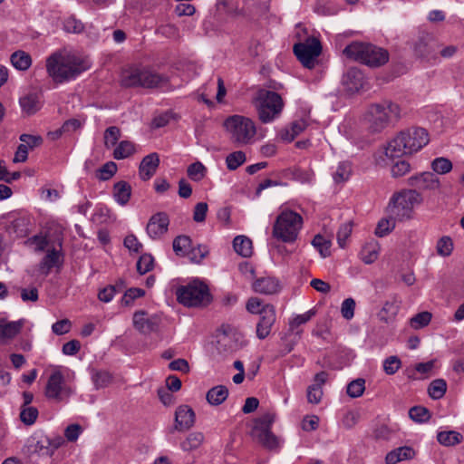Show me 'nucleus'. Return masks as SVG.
Listing matches in <instances>:
<instances>
[{
	"label": "nucleus",
	"mask_w": 464,
	"mask_h": 464,
	"mask_svg": "<svg viewBox=\"0 0 464 464\" xmlns=\"http://www.w3.org/2000/svg\"><path fill=\"white\" fill-rule=\"evenodd\" d=\"M429 140V133L425 129L411 127L400 131L388 142L385 155L391 159L411 155L426 146Z\"/></svg>",
	"instance_id": "1"
},
{
	"label": "nucleus",
	"mask_w": 464,
	"mask_h": 464,
	"mask_svg": "<svg viewBox=\"0 0 464 464\" xmlns=\"http://www.w3.org/2000/svg\"><path fill=\"white\" fill-rule=\"evenodd\" d=\"M87 69L88 66L81 59L60 52L53 53L46 60L47 73L56 83L74 79Z\"/></svg>",
	"instance_id": "2"
},
{
	"label": "nucleus",
	"mask_w": 464,
	"mask_h": 464,
	"mask_svg": "<svg viewBox=\"0 0 464 464\" xmlns=\"http://www.w3.org/2000/svg\"><path fill=\"white\" fill-rule=\"evenodd\" d=\"M401 118V106L390 100L372 103L368 107L366 121L372 132H382L389 126L394 125Z\"/></svg>",
	"instance_id": "3"
},
{
	"label": "nucleus",
	"mask_w": 464,
	"mask_h": 464,
	"mask_svg": "<svg viewBox=\"0 0 464 464\" xmlns=\"http://www.w3.org/2000/svg\"><path fill=\"white\" fill-rule=\"evenodd\" d=\"M303 224L304 220L300 214L291 209H284L273 224L272 237L283 243H295L298 238Z\"/></svg>",
	"instance_id": "4"
},
{
	"label": "nucleus",
	"mask_w": 464,
	"mask_h": 464,
	"mask_svg": "<svg viewBox=\"0 0 464 464\" xmlns=\"http://www.w3.org/2000/svg\"><path fill=\"white\" fill-rule=\"evenodd\" d=\"M230 140L237 145H246L254 140L256 129L254 121L243 115L228 116L223 122Z\"/></svg>",
	"instance_id": "5"
},
{
	"label": "nucleus",
	"mask_w": 464,
	"mask_h": 464,
	"mask_svg": "<svg viewBox=\"0 0 464 464\" xmlns=\"http://www.w3.org/2000/svg\"><path fill=\"white\" fill-rule=\"evenodd\" d=\"M167 83L168 77L145 67L130 68L121 75L124 87L160 88Z\"/></svg>",
	"instance_id": "6"
},
{
	"label": "nucleus",
	"mask_w": 464,
	"mask_h": 464,
	"mask_svg": "<svg viewBox=\"0 0 464 464\" xmlns=\"http://www.w3.org/2000/svg\"><path fill=\"white\" fill-rule=\"evenodd\" d=\"M422 201V196L415 189H404L391 198L388 206L390 215L400 221L410 219L413 208Z\"/></svg>",
	"instance_id": "7"
},
{
	"label": "nucleus",
	"mask_w": 464,
	"mask_h": 464,
	"mask_svg": "<svg viewBox=\"0 0 464 464\" xmlns=\"http://www.w3.org/2000/svg\"><path fill=\"white\" fill-rule=\"evenodd\" d=\"M176 295L179 303L188 307L207 306L212 301L208 285L198 280L179 287Z\"/></svg>",
	"instance_id": "8"
},
{
	"label": "nucleus",
	"mask_w": 464,
	"mask_h": 464,
	"mask_svg": "<svg viewBox=\"0 0 464 464\" xmlns=\"http://www.w3.org/2000/svg\"><path fill=\"white\" fill-rule=\"evenodd\" d=\"M256 106L259 120L263 123H268L280 115L284 102L277 92L260 89L256 92Z\"/></svg>",
	"instance_id": "9"
},
{
	"label": "nucleus",
	"mask_w": 464,
	"mask_h": 464,
	"mask_svg": "<svg viewBox=\"0 0 464 464\" xmlns=\"http://www.w3.org/2000/svg\"><path fill=\"white\" fill-rule=\"evenodd\" d=\"M73 393V388L66 383L63 372L59 369L53 371L46 382L45 397L54 402H66Z\"/></svg>",
	"instance_id": "10"
},
{
	"label": "nucleus",
	"mask_w": 464,
	"mask_h": 464,
	"mask_svg": "<svg viewBox=\"0 0 464 464\" xmlns=\"http://www.w3.org/2000/svg\"><path fill=\"white\" fill-rule=\"evenodd\" d=\"M293 51L304 67L313 69L322 53V44L316 37L312 36L304 42L295 44Z\"/></svg>",
	"instance_id": "11"
},
{
	"label": "nucleus",
	"mask_w": 464,
	"mask_h": 464,
	"mask_svg": "<svg viewBox=\"0 0 464 464\" xmlns=\"http://www.w3.org/2000/svg\"><path fill=\"white\" fill-rule=\"evenodd\" d=\"M439 43L430 34H421L414 43V53L417 56L427 62L436 63L439 61Z\"/></svg>",
	"instance_id": "12"
},
{
	"label": "nucleus",
	"mask_w": 464,
	"mask_h": 464,
	"mask_svg": "<svg viewBox=\"0 0 464 464\" xmlns=\"http://www.w3.org/2000/svg\"><path fill=\"white\" fill-rule=\"evenodd\" d=\"M63 239H58L57 246L47 249L46 255L42 258L39 264V270L45 276L49 275L52 268L61 266L63 261L62 251Z\"/></svg>",
	"instance_id": "13"
},
{
	"label": "nucleus",
	"mask_w": 464,
	"mask_h": 464,
	"mask_svg": "<svg viewBox=\"0 0 464 464\" xmlns=\"http://www.w3.org/2000/svg\"><path fill=\"white\" fill-rule=\"evenodd\" d=\"M276 319L275 307L272 304H265V306L262 307L259 321L256 324V336L260 340L266 338L270 334Z\"/></svg>",
	"instance_id": "14"
},
{
	"label": "nucleus",
	"mask_w": 464,
	"mask_h": 464,
	"mask_svg": "<svg viewBox=\"0 0 464 464\" xmlns=\"http://www.w3.org/2000/svg\"><path fill=\"white\" fill-rule=\"evenodd\" d=\"M169 225V216L165 212H158L149 219L146 232L150 238L159 239L167 233Z\"/></svg>",
	"instance_id": "15"
},
{
	"label": "nucleus",
	"mask_w": 464,
	"mask_h": 464,
	"mask_svg": "<svg viewBox=\"0 0 464 464\" xmlns=\"http://www.w3.org/2000/svg\"><path fill=\"white\" fill-rule=\"evenodd\" d=\"M133 326L141 334H148L157 331L159 321L156 316L148 317L145 311L140 310L133 314Z\"/></svg>",
	"instance_id": "16"
},
{
	"label": "nucleus",
	"mask_w": 464,
	"mask_h": 464,
	"mask_svg": "<svg viewBox=\"0 0 464 464\" xmlns=\"http://www.w3.org/2000/svg\"><path fill=\"white\" fill-rule=\"evenodd\" d=\"M195 423V412L188 405H181L175 412V429L183 431L190 429Z\"/></svg>",
	"instance_id": "17"
},
{
	"label": "nucleus",
	"mask_w": 464,
	"mask_h": 464,
	"mask_svg": "<svg viewBox=\"0 0 464 464\" xmlns=\"http://www.w3.org/2000/svg\"><path fill=\"white\" fill-rule=\"evenodd\" d=\"M63 443L64 440L63 437H45L36 442L34 451L40 456L52 457L55 450H57Z\"/></svg>",
	"instance_id": "18"
},
{
	"label": "nucleus",
	"mask_w": 464,
	"mask_h": 464,
	"mask_svg": "<svg viewBox=\"0 0 464 464\" xmlns=\"http://www.w3.org/2000/svg\"><path fill=\"white\" fill-rule=\"evenodd\" d=\"M408 183L411 187L419 189H437L440 187L439 178L431 172H423L420 175L411 176L408 179Z\"/></svg>",
	"instance_id": "19"
},
{
	"label": "nucleus",
	"mask_w": 464,
	"mask_h": 464,
	"mask_svg": "<svg viewBox=\"0 0 464 464\" xmlns=\"http://www.w3.org/2000/svg\"><path fill=\"white\" fill-rule=\"evenodd\" d=\"M389 61V53L386 49L370 44L363 64L370 67H380Z\"/></svg>",
	"instance_id": "20"
},
{
	"label": "nucleus",
	"mask_w": 464,
	"mask_h": 464,
	"mask_svg": "<svg viewBox=\"0 0 464 464\" xmlns=\"http://www.w3.org/2000/svg\"><path fill=\"white\" fill-rule=\"evenodd\" d=\"M343 83L350 92H356L361 90L364 83V77L361 70L352 67L343 74Z\"/></svg>",
	"instance_id": "21"
},
{
	"label": "nucleus",
	"mask_w": 464,
	"mask_h": 464,
	"mask_svg": "<svg viewBox=\"0 0 464 464\" xmlns=\"http://www.w3.org/2000/svg\"><path fill=\"white\" fill-rule=\"evenodd\" d=\"M160 165L158 153L153 152L145 156L139 167V175L142 180H149L157 171Z\"/></svg>",
	"instance_id": "22"
},
{
	"label": "nucleus",
	"mask_w": 464,
	"mask_h": 464,
	"mask_svg": "<svg viewBox=\"0 0 464 464\" xmlns=\"http://www.w3.org/2000/svg\"><path fill=\"white\" fill-rule=\"evenodd\" d=\"M252 287L256 293L261 295H274L279 292V281L271 276L260 277L254 281Z\"/></svg>",
	"instance_id": "23"
},
{
	"label": "nucleus",
	"mask_w": 464,
	"mask_h": 464,
	"mask_svg": "<svg viewBox=\"0 0 464 464\" xmlns=\"http://www.w3.org/2000/svg\"><path fill=\"white\" fill-rule=\"evenodd\" d=\"M369 44V43L358 41L352 42L343 50V53L350 60L363 63Z\"/></svg>",
	"instance_id": "24"
},
{
	"label": "nucleus",
	"mask_w": 464,
	"mask_h": 464,
	"mask_svg": "<svg viewBox=\"0 0 464 464\" xmlns=\"http://www.w3.org/2000/svg\"><path fill=\"white\" fill-rule=\"evenodd\" d=\"M309 125L306 118H300L294 121L288 128H285L280 131V138L287 142H291L302 133Z\"/></svg>",
	"instance_id": "25"
},
{
	"label": "nucleus",
	"mask_w": 464,
	"mask_h": 464,
	"mask_svg": "<svg viewBox=\"0 0 464 464\" xmlns=\"http://www.w3.org/2000/svg\"><path fill=\"white\" fill-rule=\"evenodd\" d=\"M415 456V451L408 446L399 447L389 453L385 457L386 464H397L400 461L411 459Z\"/></svg>",
	"instance_id": "26"
},
{
	"label": "nucleus",
	"mask_w": 464,
	"mask_h": 464,
	"mask_svg": "<svg viewBox=\"0 0 464 464\" xmlns=\"http://www.w3.org/2000/svg\"><path fill=\"white\" fill-rule=\"evenodd\" d=\"M252 436L266 449L273 450L278 445L277 438L271 430H252Z\"/></svg>",
	"instance_id": "27"
},
{
	"label": "nucleus",
	"mask_w": 464,
	"mask_h": 464,
	"mask_svg": "<svg viewBox=\"0 0 464 464\" xmlns=\"http://www.w3.org/2000/svg\"><path fill=\"white\" fill-rule=\"evenodd\" d=\"M131 196L130 185L124 181H119L113 186V197L114 199L121 206H125Z\"/></svg>",
	"instance_id": "28"
},
{
	"label": "nucleus",
	"mask_w": 464,
	"mask_h": 464,
	"mask_svg": "<svg viewBox=\"0 0 464 464\" xmlns=\"http://www.w3.org/2000/svg\"><path fill=\"white\" fill-rule=\"evenodd\" d=\"M228 396V390L224 385H218L211 388L206 395L207 401L210 405L218 406L223 403Z\"/></svg>",
	"instance_id": "29"
},
{
	"label": "nucleus",
	"mask_w": 464,
	"mask_h": 464,
	"mask_svg": "<svg viewBox=\"0 0 464 464\" xmlns=\"http://www.w3.org/2000/svg\"><path fill=\"white\" fill-rule=\"evenodd\" d=\"M463 440V435L456 430H442L437 434V440L445 447H452L459 444Z\"/></svg>",
	"instance_id": "30"
},
{
	"label": "nucleus",
	"mask_w": 464,
	"mask_h": 464,
	"mask_svg": "<svg viewBox=\"0 0 464 464\" xmlns=\"http://www.w3.org/2000/svg\"><path fill=\"white\" fill-rule=\"evenodd\" d=\"M235 251L244 257H248L253 253L252 241L246 236H237L233 240Z\"/></svg>",
	"instance_id": "31"
},
{
	"label": "nucleus",
	"mask_w": 464,
	"mask_h": 464,
	"mask_svg": "<svg viewBox=\"0 0 464 464\" xmlns=\"http://www.w3.org/2000/svg\"><path fill=\"white\" fill-rule=\"evenodd\" d=\"M191 246L192 241L188 236H178L173 240V251L177 256H188Z\"/></svg>",
	"instance_id": "32"
},
{
	"label": "nucleus",
	"mask_w": 464,
	"mask_h": 464,
	"mask_svg": "<svg viewBox=\"0 0 464 464\" xmlns=\"http://www.w3.org/2000/svg\"><path fill=\"white\" fill-rule=\"evenodd\" d=\"M205 436L202 432L195 431L188 435L186 440L181 442L180 447L185 451H192L198 449L203 443Z\"/></svg>",
	"instance_id": "33"
},
{
	"label": "nucleus",
	"mask_w": 464,
	"mask_h": 464,
	"mask_svg": "<svg viewBox=\"0 0 464 464\" xmlns=\"http://www.w3.org/2000/svg\"><path fill=\"white\" fill-rule=\"evenodd\" d=\"M10 61L14 68L20 71L27 70L32 64V58L30 54L24 51H16L14 52L11 57Z\"/></svg>",
	"instance_id": "34"
},
{
	"label": "nucleus",
	"mask_w": 464,
	"mask_h": 464,
	"mask_svg": "<svg viewBox=\"0 0 464 464\" xmlns=\"http://www.w3.org/2000/svg\"><path fill=\"white\" fill-rule=\"evenodd\" d=\"M22 327V321H14L5 324H0V341L14 338L20 333Z\"/></svg>",
	"instance_id": "35"
},
{
	"label": "nucleus",
	"mask_w": 464,
	"mask_h": 464,
	"mask_svg": "<svg viewBox=\"0 0 464 464\" xmlns=\"http://www.w3.org/2000/svg\"><path fill=\"white\" fill-rule=\"evenodd\" d=\"M20 105L24 111L34 114L40 109L39 97L35 93H29L20 99Z\"/></svg>",
	"instance_id": "36"
},
{
	"label": "nucleus",
	"mask_w": 464,
	"mask_h": 464,
	"mask_svg": "<svg viewBox=\"0 0 464 464\" xmlns=\"http://www.w3.org/2000/svg\"><path fill=\"white\" fill-rule=\"evenodd\" d=\"M135 153V145L131 141H121L113 150V158L115 160H123Z\"/></svg>",
	"instance_id": "37"
},
{
	"label": "nucleus",
	"mask_w": 464,
	"mask_h": 464,
	"mask_svg": "<svg viewBox=\"0 0 464 464\" xmlns=\"http://www.w3.org/2000/svg\"><path fill=\"white\" fill-rule=\"evenodd\" d=\"M121 136V129L117 126H111L104 130L103 140L106 149H111L117 145Z\"/></svg>",
	"instance_id": "38"
},
{
	"label": "nucleus",
	"mask_w": 464,
	"mask_h": 464,
	"mask_svg": "<svg viewBox=\"0 0 464 464\" xmlns=\"http://www.w3.org/2000/svg\"><path fill=\"white\" fill-rule=\"evenodd\" d=\"M360 256L363 263L372 264L379 256V246L376 244L365 245L360 253Z\"/></svg>",
	"instance_id": "39"
},
{
	"label": "nucleus",
	"mask_w": 464,
	"mask_h": 464,
	"mask_svg": "<svg viewBox=\"0 0 464 464\" xmlns=\"http://www.w3.org/2000/svg\"><path fill=\"white\" fill-rule=\"evenodd\" d=\"M447 391V383L443 379H436L430 382L428 393L433 400L442 398Z\"/></svg>",
	"instance_id": "40"
},
{
	"label": "nucleus",
	"mask_w": 464,
	"mask_h": 464,
	"mask_svg": "<svg viewBox=\"0 0 464 464\" xmlns=\"http://www.w3.org/2000/svg\"><path fill=\"white\" fill-rule=\"evenodd\" d=\"M398 309L399 307L394 302L387 301L378 313V318L384 323H389L396 316Z\"/></svg>",
	"instance_id": "41"
},
{
	"label": "nucleus",
	"mask_w": 464,
	"mask_h": 464,
	"mask_svg": "<svg viewBox=\"0 0 464 464\" xmlns=\"http://www.w3.org/2000/svg\"><path fill=\"white\" fill-rule=\"evenodd\" d=\"M312 245L318 250L322 257H327L331 255V241L326 239L324 236L320 234L315 235L312 240Z\"/></svg>",
	"instance_id": "42"
},
{
	"label": "nucleus",
	"mask_w": 464,
	"mask_h": 464,
	"mask_svg": "<svg viewBox=\"0 0 464 464\" xmlns=\"http://www.w3.org/2000/svg\"><path fill=\"white\" fill-rule=\"evenodd\" d=\"M25 245L34 246L35 252H44L50 245V240L45 235H34L25 241Z\"/></svg>",
	"instance_id": "43"
},
{
	"label": "nucleus",
	"mask_w": 464,
	"mask_h": 464,
	"mask_svg": "<svg viewBox=\"0 0 464 464\" xmlns=\"http://www.w3.org/2000/svg\"><path fill=\"white\" fill-rule=\"evenodd\" d=\"M92 381L95 389L107 387L112 381L111 374L107 371H95L92 374Z\"/></svg>",
	"instance_id": "44"
},
{
	"label": "nucleus",
	"mask_w": 464,
	"mask_h": 464,
	"mask_svg": "<svg viewBox=\"0 0 464 464\" xmlns=\"http://www.w3.org/2000/svg\"><path fill=\"white\" fill-rule=\"evenodd\" d=\"M352 173V166L349 162H341L336 170L333 173V179L336 183H343L348 180Z\"/></svg>",
	"instance_id": "45"
},
{
	"label": "nucleus",
	"mask_w": 464,
	"mask_h": 464,
	"mask_svg": "<svg viewBox=\"0 0 464 464\" xmlns=\"http://www.w3.org/2000/svg\"><path fill=\"white\" fill-rule=\"evenodd\" d=\"M246 160L245 152L241 150L234 151L226 158L227 168L229 170H235Z\"/></svg>",
	"instance_id": "46"
},
{
	"label": "nucleus",
	"mask_w": 464,
	"mask_h": 464,
	"mask_svg": "<svg viewBox=\"0 0 464 464\" xmlns=\"http://www.w3.org/2000/svg\"><path fill=\"white\" fill-rule=\"evenodd\" d=\"M292 179L301 183H311L314 179V173L312 169H304L295 167L291 169Z\"/></svg>",
	"instance_id": "47"
},
{
	"label": "nucleus",
	"mask_w": 464,
	"mask_h": 464,
	"mask_svg": "<svg viewBox=\"0 0 464 464\" xmlns=\"http://www.w3.org/2000/svg\"><path fill=\"white\" fill-rule=\"evenodd\" d=\"M207 173L206 167L199 161L194 162L188 167L187 174L194 181H200Z\"/></svg>",
	"instance_id": "48"
},
{
	"label": "nucleus",
	"mask_w": 464,
	"mask_h": 464,
	"mask_svg": "<svg viewBox=\"0 0 464 464\" xmlns=\"http://www.w3.org/2000/svg\"><path fill=\"white\" fill-rule=\"evenodd\" d=\"M365 390V380L357 378L347 385L346 392L351 398H358L362 396Z\"/></svg>",
	"instance_id": "49"
},
{
	"label": "nucleus",
	"mask_w": 464,
	"mask_h": 464,
	"mask_svg": "<svg viewBox=\"0 0 464 464\" xmlns=\"http://www.w3.org/2000/svg\"><path fill=\"white\" fill-rule=\"evenodd\" d=\"M395 220L398 219L392 215L389 218L381 219L377 224L375 235L382 237L389 234L395 227Z\"/></svg>",
	"instance_id": "50"
},
{
	"label": "nucleus",
	"mask_w": 464,
	"mask_h": 464,
	"mask_svg": "<svg viewBox=\"0 0 464 464\" xmlns=\"http://www.w3.org/2000/svg\"><path fill=\"white\" fill-rule=\"evenodd\" d=\"M38 410L33 406L22 407L20 412V420L25 425H32L38 417Z\"/></svg>",
	"instance_id": "51"
},
{
	"label": "nucleus",
	"mask_w": 464,
	"mask_h": 464,
	"mask_svg": "<svg viewBox=\"0 0 464 464\" xmlns=\"http://www.w3.org/2000/svg\"><path fill=\"white\" fill-rule=\"evenodd\" d=\"M410 418L416 422H425L430 417V411L427 408L422 406H414L409 411Z\"/></svg>",
	"instance_id": "52"
},
{
	"label": "nucleus",
	"mask_w": 464,
	"mask_h": 464,
	"mask_svg": "<svg viewBox=\"0 0 464 464\" xmlns=\"http://www.w3.org/2000/svg\"><path fill=\"white\" fill-rule=\"evenodd\" d=\"M276 414L274 412H266L260 416L255 421L253 430H271V425L275 421Z\"/></svg>",
	"instance_id": "53"
},
{
	"label": "nucleus",
	"mask_w": 464,
	"mask_h": 464,
	"mask_svg": "<svg viewBox=\"0 0 464 464\" xmlns=\"http://www.w3.org/2000/svg\"><path fill=\"white\" fill-rule=\"evenodd\" d=\"M117 172V165L109 161L102 165L98 170L96 177L100 180H108L113 177V175Z\"/></svg>",
	"instance_id": "54"
},
{
	"label": "nucleus",
	"mask_w": 464,
	"mask_h": 464,
	"mask_svg": "<svg viewBox=\"0 0 464 464\" xmlns=\"http://www.w3.org/2000/svg\"><path fill=\"white\" fill-rule=\"evenodd\" d=\"M431 168L438 174H446L452 169V163L446 158H436L431 162Z\"/></svg>",
	"instance_id": "55"
},
{
	"label": "nucleus",
	"mask_w": 464,
	"mask_h": 464,
	"mask_svg": "<svg viewBox=\"0 0 464 464\" xmlns=\"http://www.w3.org/2000/svg\"><path fill=\"white\" fill-rule=\"evenodd\" d=\"M19 140L23 145H25V148L28 150L41 146L44 142V140L40 135H31L26 133L21 134Z\"/></svg>",
	"instance_id": "56"
},
{
	"label": "nucleus",
	"mask_w": 464,
	"mask_h": 464,
	"mask_svg": "<svg viewBox=\"0 0 464 464\" xmlns=\"http://www.w3.org/2000/svg\"><path fill=\"white\" fill-rule=\"evenodd\" d=\"M154 258L150 254H143L137 262V271L140 275L150 272L153 268Z\"/></svg>",
	"instance_id": "57"
},
{
	"label": "nucleus",
	"mask_w": 464,
	"mask_h": 464,
	"mask_svg": "<svg viewBox=\"0 0 464 464\" xmlns=\"http://www.w3.org/2000/svg\"><path fill=\"white\" fill-rule=\"evenodd\" d=\"M189 251L187 257L195 263H200L208 254V248L205 245L192 246Z\"/></svg>",
	"instance_id": "58"
},
{
	"label": "nucleus",
	"mask_w": 464,
	"mask_h": 464,
	"mask_svg": "<svg viewBox=\"0 0 464 464\" xmlns=\"http://www.w3.org/2000/svg\"><path fill=\"white\" fill-rule=\"evenodd\" d=\"M431 317L432 314L430 312L419 313L411 319V325L415 329L425 327L430 324Z\"/></svg>",
	"instance_id": "59"
},
{
	"label": "nucleus",
	"mask_w": 464,
	"mask_h": 464,
	"mask_svg": "<svg viewBox=\"0 0 464 464\" xmlns=\"http://www.w3.org/2000/svg\"><path fill=\"white\" fill-rule=\"evenodd\" d=\"M145 291L141 288L132 287L128 289L121 298V304L125 306H130L137 298L142 297Z\"/></svg>",
	"instance_id": "60"
},
{
	"label": "nucleus",
	"mask_w": 464,
	"mask_h": 464,
	"mask_svg": "<svg viewBox=\"0 0 464 464\" xmlns=\"http://www.w3.org/2000/svg\"><path fill=\"white\" fill-rule=\"evenodd\" d=\"M401 366V362L397 356H390L383 362V371L388 375H392L398 372Z\"/></svg>",
	"instance_id": "61"
},
{
	"label": "nucleus",
	"mask_w": 464,
	"mask_h": 464,
	"mask_svg": "<svg viewBox=\"0 0 464 464\" xmlns=\"http://www.w3.org/2000/svg\"><path fill=\"white\" fill-rule=\"evenodd\" d=\"M453 250V242L450 237H442L437 243V252L442 256H448Z\"/></svg>",
	"instance_id": "62"
},
{
	"label": "nucleus",
	"mask_w": 464,
	"mask_h": 464,
	"mask_svg": "<svg viewBox=\"0 0 464 464\" xmlns=\"http://www.w3.org/2000/svg\"><path fill=\"white\" fill-rule=\"evenodd\" d=\"M352 233V223L346 222L340 226L337 231V242L340 247L343 248L346 245L347 238Z\"/></svg>",
	"instance_id": "63"
},
{
	"label": "nucleus",
	"mask_w": 464,
	"mask_h": 464,
	"mask_svg": "<svg viewBox=\"0 0 464 464\" xmlns=\"http://www.w3.org/2000/svg\"><path fill=\"white\" fill-rule=\"evenodd\" d=\"M27 219L24 218H16L12 222L11 228L17 235V237H25L28 233Z\"/></svg>",
	"instance_id": "64"
}]
</instances>
